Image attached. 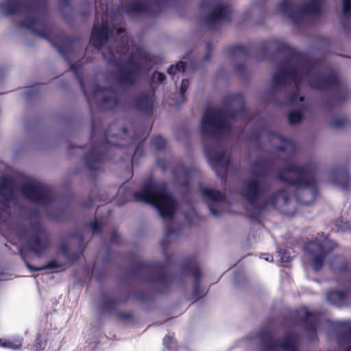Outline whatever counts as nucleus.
Here are the masks:
<instances>
[{
    "mask_svg": "<svg viewBox=\"0 0 351 351\" xmlns=\"http://www.w3.org/2000/svg\"><path fill=\"white\" fill-rule=\"evenodd\" d=\"M335 247V243L327 236L318 234L313 240L307 242L304 250L308 256L311 267L315 271H319L326 255Z\"/></svg>",
    "mask_w": 351,
    "mask_h": 351,
    "instance_id": "9",
    "label": "nucleus"
},
{
    "mask_svg": "<svg viewBox=\"0 0 351 351\" xmlns=\"http://www.w3.org/2000/svg\"><path fill=\"white\" fill-rule=\"evenodd\" d=\"M277 252L278 254V256L280 257L281 261L285 262V263L290 261L291 256H290L289 253H288L287 252H282L280 248H278Z\"/></svg>",
    "mask_w": 351,
    "mask_h": 351,
    "instance_id": "37",
    "label": "nucleus"
},
{
    "mask_svg": "<svg viewBox=\"0 0 351 351\" xmlns=\"http://www.w3.org/2000/svg\"><path fill=\"white\" fill-rule=\"evenodd\" d=\"M185 67H168L167 73L169 75H174L178 73H184Z\"/></svg>",
    "mask_w": 351,
    "mask_h": 351,
    "instance_id": "39",
    "label": "nucleus"
},
{
    "mask_svg": "<svg viewBox=\"0 0 351 351\" xmlns=\"http://www.w3.org/2000/svg\"><path fill=\"white\" fill-rule=\"evenodd\" d=\"M82 68L70 67V71L76 76L89 105L95 104L102 109L114 108L119 102L117 93L111 88H101L95 81L89 84L82 76Z\"/></svg>",
    "mask_w": 351,
    "mask_h": 351,
    "instance_id": "7",
    "label": "nucleus"
},
{
    "mask_svg": "<svg viewBox=\"0 0 351 351\" xmlns=\"http://www.w3.org/2000/svg\"><path fill=\"white\" fill-rule=\"evenodd\" d=\"M261 351H298L300 335L296 332H287L282 340L275 339L270 332L263 330L258 333Z\"/></svg>",
    "mask_w": 351,
    "mask_h": 351,
    "instance_id": "8",
    "label": "nucleus"
},
{
    "mask_svg": "<svg viewBox=\"0 0 351 351\" xmlns=\"http://www.w3.org/2000/svg\"><path fill=\"white\" fill-rule=\"evenodd\" d=\"M118 302L117 300L104 295L101 300V308L104 311L111 312L115 309Z\"/></svg>",
    "mask_w": 351,
    "mask_h": 351,
    "instance_id": "24",
    "label": "nucleus"
},
{
    "mask_svg": "<svg viewBox=\"0 0 351 351\" xmlns=\"http://www.w3.org/2000/svg\"><path fill=\"white\" fill-rule=\"evenodd\" d=\"M3 79H4V75H3V73H2V71L0 70V84H1V82H3Z\"/></svg>",
    "mask_w": 351,
    "mask_h": 351,
    "instance_id": "50",
    "label": "nucleus"
},
{
    "mask_svg": "<svg viewBox=\"0 0 351 351\" xmlns=\"http://www.w3.org/2000/svg\"><path fill=\"white\" fill-rule=\"evenodd\" d=\"M0 346L4 348L16 350L22 346V341L21 339H19L14 341H7L1 343V340L0 339Z\"/></svg>",
    "mask_w": 351,
    "mask_h": 351,
    "instance_id": "32",
    "label": "nucleus"
},
{
    "mask_svg": "<svg viewBox=\"0 0 351 351\" xmlns=\"http://www.w3.org/2000/svg\"><path fill=\"white\" fill-rule=\"evenodd\" d=\"M135 10L138 12L142 10V8L136 7V8H135Z\"/></svg>",
    "mask_w": 351,
    "mask_h": 351,
    "instance_id": "52",
    "label": "nucleus"
},
{
    "mask_svg": "<svg viewBox=\"0 0 351 351\" xmlns=\"http://www.w3.org/2000/svg\"><path fill=\"white\" fill-rule=\"evenodd\" d=\"M165 79V75L163 73L154 71L152 75V82L156 83H162Z\"/></svg>",
    "mask_w": 351,
    "mask_h": 351,
    "instance_id": "34",
    "label": "nucleus"
},
{
    "mask_svg": "<svg viewBox=\"0 0 351 351\" xmlns=\"http://www.w3.org/2000/svg\"><path fill=\"white\" fill-rule=\"evenodd\" d=\"M119 239V234L116 231H113L111 234L110 239L112 243H117Z\"/></svg>",
    "mask_w": 351,
    "mask_h": 351,
    "instance_id": "41",
    "label": "nucleus"
},
{
    "mask_svg": "<svg viewBox=\"0 0 351 351\" xmlns=\"http://www.w3.org/2000/svg\"><path fill=\"white\" fill-rule=\"evenodd\" d=\"M201 197L208 204L210 213L217 217L222 210V206L229 204L227 197L220 191L199 184Z\"/></svg>",
    "mask_w": 351,
    "mask_h": 351,
    "instance_id": "11",
    "label": "nucleus"
},
{
    "mask_svg": "<svg viewBox=\"0 0 351 351\" xmlns=\"http://www.w3.org/2000/svg\"><path fill=\"white\" fill-rule=\"evenodd\" d=\"M152 145L158 150L163 149L166 146V141L160 136H156L152 138Z\"/></svg>",
    "mask_w": 351,
    "mask_h": 351,
    "instance_id": "30",
    "label": "nucleus"
},
{
    "mask_svg": "<svg viewBox=\"0 0 351 351\" xmlns=\"http://www.w3.org/2000/svg\"><path fill=\"white\" fill-rule=\"evenodd\" d=\"M199 170L194 166L186 167L180 164L173 170V177L178 184L185 188L186 191L189 190L191 182L195 178L199 176Z\"/></svg>",
    "mask_w": 351,
    "mask_h": 351,
    "instance_id": "13",
    "label": "nucleus"
},
{
    "mask_svg": "<svg viewBox=\"0 0 351 351\" xmlns=\"http://www.w3.org/2000/svg\"><path fill=\"white\" fill-rule=\"evenodd\" d=\"M296 318L305 328L310 341H314L317 337V327L319 322L318 316L311 313L307 308L301 307L296 311Z\"/></svg>",
    "mask_w": 351,
    "mask_h": 351,
    "instance_id": "12",
    "label": "nucleus"
},
{
    "mask_svg": "<svg viewBox=\"0 0 351 351\" xmlns=\"http://www.w3.org/2000/svg\"><path fill=\"white\" fill-rule=\"evenodd\" d=\"M288 119L291 124L300 122L302 119V112L301 110L292 111L288 115Z\"/></svg>",
    "mask_w": 351,
    "mask_h": 351,
    "instance_id": "31",
    "label": "nucleus"
},
{
    "mask_svg": "<svg viewBox=\"0 0 351 351\" xmlns=\"http://www.w3.org/2000/svg\"><path fill=\"white\" fill-rule=\"evenodd\" d=\"M104 56L111 61L116 62L115 66H123V62L128 58V50L123 52V49L117 50L116 53H112L110 50L103 52Z\"/></svg>",
    "mask_w": 351,
    "mask_h": 351,
    "instance_id": "22",
    "label": "nucleus"
},
{
    "mask_svg": "<svg viewBox=\"0 0 351 351\" xmlns=\"http://www.w3.org/2000/svg\"><path fill=\"white\" fill-rule=\"evenodd\" d=\"M201 7L202 9H206L207 7H210V2L207 3V2H203L201 5Z\"/></svg>",
    "mask_w": 351,
    "mask_h": 351,
    "instance_id": "49",
    "label": "nucleus"
},
{
    "mask_svg": "<svg viewBox=\"0 0 351 351\" xmlns=\"http://www.w3.org/2000/svg\"><path fill=\"white\" fill-rule=\"evenodd\" d=\"M105 226V221L102 219L96 218L94 221L88 223L89 229L93 232V234H98L101 232V229Z\"/></svg>",
    "mask_w": 351,
    "mask_h": 351,
    "instance_id": "26",
    "label": "nucleus"
},
{
    "mask_svg": "<svg viewBox=\"0 0 351 351\" xmlns=\"http://www.w3.org/2000/svg\"><path fill=\"white\" fill-rule=\"evenodd\" d=\"M117 34H118V37L121 39L122 42H123L124 35H122V34L124 33V30L121 29V28H118L117 29Z\"/></svg>",
    "mask_w": 351,
    "mask_h": 351,
    "instance_id": "44",
    "label": "nucleus"
},
{
    "mask_svg": "<svg viewBox=\"0 0 351 351\" xmlns=\"http://www.w3.org/2000/svg\"><path fill=\"white\" fill-rule=\"evenodd\" d=\"M351 280L346 285V289L343 291H330L326 294V300L330 304L336 306H343L350 304Z\"/></svg>",
    "mask_w": 351,
    "mask_h": 351,
    "instance_id": "17",
    "label": "nucleus"
},
{
    "mask_svg": "<svg viewBox=\"0 0 351 351\" xmlns=\"http://www.w3.org/2000/svg\"><path fill=\"white\" fill-rule=\"evenodd\" d=\"M60 251L64 256H68L69 249L65 244L60 245Z\"/></svg>",
    "mask_w": 351,
    "mask_h": 351,
    "instance_id": "42",
    "label": "nucleus"
},
{
    "mask_svg": "<svg viewBox=\"0 0 351 351\" xmlns=\"http://www.w3.org/2000/svg\"><path fill=\"white\" fill-rule=\"evenodd\" d=\"M134 197L137 202L152 205L165 223V233L161 241L165 263L161 264L138 259L132 270V276L146 282L160 292H164L173 285L184 283L192 290L191 299L197 300L203 297L206 291L200 285L202 274L195 257L184 258L178 274L173 276L167 274V268L173 265V258L169 255L167 248L169 243L179 235L180 230L175 228L173 221L179 204L167 191L166 184L147 180L141 191L134 193Z\"/></svg>",
    "mask_w": 351,
    "mask_h": 351,
    "instance_id": "3",
    "label": "nucleus"
},
{
    "mask_svg": "<svg viewBox=\"0 0 351 351\" xmlns=\"http://www.w3.org/2000/svg\"><path fill=\"white\" fill-rule=\"evenodd\" d=\"M96 18L97 21H98V12H97ZM111 33V31L108 29L106 19H104V17H102L101 24L97 21V24H95L93 27L90 41L95 47L101 48L104 43L108 40V36Z\"/></svg>",
    "mask_w": 351,
    "mask_h": 351,
    "instance_id": "16",
    "label": "nucleus"
},
{
    "mask_svg": "<svg viewBox=\"0 0 351 351\" xmlns=\"http://www.w3.org/2000/svg\"><path fill=\"white\" fill-rule=\"evenodd\" d=\"M154 93H143L134 100V106L144 114H149L152 112L154 106Z\"/></svg>",
    "mask_w": 351,
    "mask_h": 351,
    "instance_id": "18",
    "label": "nucleus"
},
{
    "mask_svg": "<svg viewBox=\"0 0 351 351\" xmlns=\"http://www.w3.org/2000/svg\"><path fill=\"white\" fill-rule=\"evenodd\" d=\"M40 86H32L21 89V93L24 95L26 99H32L34 97L38 90Z\"/></svg>",
    "mask_w": 351,
    "mask_h": 351,
    "instance_id": "29",
    "label": "nucleus"
},
{
    "mask_svg": "<svg viewBox=\"0 0 351 351\" xmlns=\"http://www.w3.org/2000/svg\"><path fill=\"white\" fill-rule=\"evenodd\" d=\"M281 8H282V12L288 15L289 14L290 12H292L293 10V5L289 3V1H284L282 3H281Z\"/></svg>",
    "mask_w": 351,
    "mask_h": 351,
    "instance_id": "35",
    "label": "nucleus"
},
{
    "mask_svg": "<svg viewBox=\"0 0 351 351\" xmlns=\"http://www.w3.org/2000/svg\"><path fill=\"white\" fill-rule=\"evenodd\" d=\"M23 28H27L43 38H47L46 27L41 21L39 13L36 10H28L27 16L21 24Z\"/></svg>",
    "mask_w": 351,
    "mask_h": 351,
    "instance_id": "14",
    "label": "nucleus"
},
{
    "mask_svg": "<svg viewBox=\"0 0 351 351\" xmlns=\"http://www.w3.org/2000/svg\"><path fill=\"white\" fill-rule=\"evenodd\" d=\"M5 280L3 275L2 274H0V280Z\"/></svg>",
    "mask_w": 351,
    "mask_h": 351,
    "instance_id": "51",
    "label": "nucleus"
},
{
    "mask_svg": "<svg viewBox=\"0 0 351 351\" xmlns=\"http://www.w3.org/2000/svg\"><path fill=\"white\" fill-rule=\"evenodd\" d=\"M112 73L107 77V81L114 83L120 88H124L143 80L145 77L147 67H112Z\"/></svg>",
    "mask_w": 351,
    "mask_h": 351,
    "instance_id": "10",
    "label": "nucleus"
},
{
    "mask_svg": "<svg viewBox=\"0 0 351 351\" xmlns=\"http://www.w3.org/2000/svg\"><path fill=\"white\" fill-rule=\"evenodd\" d=\"M189 86V81L188 80L184 79L182 81L181 86L180 88V95L179 97L176 99L177 105H182L184 103L186 100L185 92Z\"/></svg>",
    "mask_w": 351,
    "mask_h": 351,
    "instance_id": "27",
    "label": "nucleus"
},
{
    "mask_svg": "<svg viewBox=\"0 0 351 351\" xmlns=\"http://www.w3.org/2000/svg\"><path fill=\"white\" fill-rule=\"evenodd\" d=\"M321 3L319 0H311L303 8V12L310 14H315L320 9Z\"/></svg>",
    "mask_w": 351,
    "mask_h": 351,
    "instance_id": "28",
    "label": "nucleus"
},
{
    "mask_svg": "<svg viewBox=\"0 0 351 351\" xmlns=\"http://www.w3.org/2000/svg\"><path fill=\"white\" fill-rule=\"evenodd\" d=\"M336 339L344 351H351V321H341L335 324Z\"/></svg>",
    "mask_w": 351,
    "mask_h": 351,
    "instance_id": "15",
    "label": "nucleus"
},
{
    "mask_svg": "<svg viewBox=\"0 0 351 351\" xmlns=\"http://www.w3.org/2000/svg\"><path fill=\"white\" fill-rule=\"evenodd\" d=\"M95 136H96V132H95L94 127L93 126L92 134H91V141L93 142L95 141Z\"/></svg>",
    "mask_w": 351,
    "mask_h": 351,
    "instance_id": "48",
    "label": "nucleus"
},
{
    "mask_svg": "<svg viewBox=\"0 0 351 351\" xmlns=\"http://www.w3.org/2000/svg\"><path fill=\"white\" fill-rule=\"evenodd\" d=\"M249 117L244 98L241 94L227 95L222 107L208 108L203 114L199 130L205 154L217 175L222 178L226 177L230 164L226 141L243 138L245 130L250 126L253 119L247 121L245 130L234 128L230 122L239 119L243 123Z\"/></svg>",
    "mask_w": 351,
    "mask_h": 351,
    "instance_id": "4",
    "label": "nucleus"
},
{
    "mask_svg": "<svg viewBox=\"0 0 351 351\" xmlns=\"http://www.w3.org/2000/svg\"><path fill=\"white\" fill-rule=\"evenodd\" d=\"M24 6L19 0H7L0 5V13L8 15L23 9Z\"/></svg>",
    "mask_w": 351,
    "mask_h": 351,
    "instance_id": "21",
    "label": "nucleus"
},
{
    "mask_svg": "<svg viewBox=\"0 0 351 351\" xmlns=\"http://www.w3.org/2000/svg\"><path fill=\"white\" fill-rule=\"evenodd\" d=\"M230 8L223 4H220L213 8L207 17V21L210 24L217 23L219 20L226 19L230 14Z\"/></svg>",
    "mask_w": 351,
    "mask_h": 351,
    "instance_id": "20",
    "label": "nucleus"
},
{
    "mask_svg": "<svg viewBox=\"0 0 351 351\" xmlns=\"http://www.w3.org/2000/svg\"><path fill=\"white\" fill-rule=\"evenodd\" d=\"M274 75L271 93L275 102L279 94L287 104H301L304 106V97L299 90L304 86L330 93L332 103L338 104L351 97V88L333 71L321 72L317 67H278Z\"/></svg>",
    "mask_w": 351,
    "mask_h": 351,
    "instance_id": "5",
    "label": "nucleus"
},
{
    "mask_svg": "<svg viewBox=\"0 0 351 351\" xmlns=\"http://www.w3.org/2000/svg\"><path fill=\"white\" fill-rule=\"evenodd\" d=\"M335 226L337 231L344 232L348 230L349 224L347 221L344 220L343 218H338L335 221Z\"/></svg>",
    "mask_w": 351,
    "mask_h": 351,
    "instance_id": "33",
    "label": "nucleus"
},
{
    "mask_svg": "<svg viewBox=\"0 0 351 351\" xmlns=\"http://www.w3.org/2000/svg\"><path fill=\"white\" fill-rule=\"evenodd\" d=\"M173 344V339L171 336L167 335L163 339L164 351H167L171 349V346Z\"/></svg>",
    "mask_w": 351,
    "mask_h": 351,
    "instance_id": "36",
    "label": "nucleus"
},
{
    "mask_svg": "<svg viewBox=\"0 0 351 351\" xmlns=\"http://www.w3.org/2000/svg\"><path fill=\"white\" fill-rule=\"evenodd\" d=\"M330 268L335 272L344 273L348 269V263L341 256H337L330 263Z\"/></svg>",
    "mask_w": 351,
    "mask_h": 351,
    "instance_id": "23",
    "label": "nucleus"
},
{
    "mask_svg": "<svg viewBox=\"0 0 351 351\" xmlns=\"http://www.w3.org/2000/svg\"><path fill=\"white\" fill-rule=\"evenodd\" d=\"M119 122L111 124L105 132L104 138L94 145L84 156V162L90 172L100 170L106 158H112L108 154L114 152V147L125 146L130 141V150L133 152L131 158L132 165L137 162L138 159L143 155V141L149 132V129L141 126L138 130L136 125L130 124L128 128L121 127Z\"/></svg>",
    "mask_w": 351,
    "mask_h": 351,
    "instance_id": "6",
    "label": "nucleus"
},
{
    "mask_svg": "<svg viewBox=\"0 0 351 351\" xmlns=\"http://www.w3.org/2000/svg\"><path fill=\"white\" fill-rule=\"evenodd\" d=\"M261 258H263L267 261H273V256L270 254H263Z\"/></svg>",
    "mask_w": 351,
    "mask_h": 351,
    "instance_id": "45",
    "label": "nucleus"
},
{
    "mask_svg": "<svg viewBox=\"0 0 351 351\" xmlns=\"http://www.w3.org/2000/svg\"><path fill=\"white\" fill-rule=\"evenodd\" d=\"M259 149L272 147L268 158H258L252 165V177L242 184L241 195L246 202L248 215L256 219L267 206L276 208L287 205L295 188L296 201L304 205L313 203L318 187L315 168L293 161L296 145L264 126L247 136Z\"/></svg>",
    "mask_w": 351,
    "mask_h": 351,
    "instance_id": "1",
    "label": "nucleus"
},
{
    "mask_svg": "<svg viewBox=\"0 0 351 351\" xmlns=\"http://www.w3.org/2000/svg\"><path fill=\"white\" fill-rule=\"evenodd\" d=\"M137 58L136 57V56H131L130 54V52L128 51V58L127 59H129L130 60V62L131 64H134V60L136 59ZM131 66H133L134 65L133 64H131L130 65Z\"/></svg>",
    "mask_w": 351,
    "mask_h": 351,
    "instance_id": "46",
    "label": "nucleus"
},
{
    "mask_svg": "<svg viewBox=\"0 0 351 351\" xmlns=\"http://www.w3.org/2000/svg\"><path fill=\"white\" fill-rule=\"evenodd\" d=\"M157 165L162 170H165L168 167V162L165 158H158L157 160Z\"/></svg>",
    "mask_w": 351,
    "mask_h": 351,
    "instance_id": "40",
    "label": "nucleus"
},
{
    "mask_svg": "<svg viewBox=\"0 0 351 351\" xmlns=\"http://www.w3.org/2000/svg\"><path fill=\"white\" fill-rule=\"evenodd\" d=\"M73 237H77L78 241L80 243H82V241H83V237H82V235L80 232H77L76 234L73 235Z\"/></svg>",
    "mask_w": 351,
    "mask_h": 351,
    "instance_id": "47",
    "label": "nucleus"
},
{
    "mask_svg": "<svg viewBox=\"0 0 351 351\" xmlns=\"http://www.w3.org/2000/svg\"><path fill=\"white\" fill-rule=\"evenodd\" d=\"M342 8L345 14H349L351 12V0H342Z\"/></svg>",
    "mask_w": 351,
    "mask_h": 351,
    "instance_id": "38",
    "label": "nucleus"
},
{
    "mask_svg": "<svg viewBox=\"0 0 351 351\" xmlns=\"http://www.w3.org/2000/svg\"><path fill=\"white\" fill-rule=\"evenodd\" d=\"M43 214L57 220L62 216L51 187L38 181H30L23 184L19 191L12 178H0V232L18 246L20 256L31 271L63 270L66 265L56 259L40 267L30 265L19 246V243H25L29 250L37 255L49 247V234L40 221Z\"/></svg>",
    "mask_w": 351,
    "mask_h": 351,
    "instance_id": "2",
    "label": "nucleus"
},
{
    "mask_svg": "<svg viewBox=\"0 0 351 351\" xmlns=\"http://www.w3.org/2000/svg\"><path fill=\"white\" fill-rule=\"evenodd\" d=\"M45 343L42 341H39L36 345V348L34 349L35 351H38L43 350L45 348Z\"/></svg>",
    "mask_w": 351,
    "mask_h": 351,
    "instance_id": "43",
    "label": "nucleus"
},
{
    "mask_svg": "<svg viewBox=\"0 0 351 351\" xmlns=\"http://www.w3.org/2000/svg\"><path fill=\"white\" fill-rule=\"evenodd\" d=\"M176 66H184V65H183V63L182 62H180L178 63Z\"/></svg>",
    "mask_w": 351,
    "mask_h": 351,
    "instance_id": "53",
    "label": "nucleus"
},
{
    "mask_svg": "<svg viewBox=\"0 0 351 351\" xmlns=\"http://www.w3.org/2000/svg\"><path fill=\"white\" fill-rule=\"evenodd\" d=\"M330 182L335 187L346 191L350 186V176L346 170H334L331 173Z\"/></svg>",
    "mask_w": 351,
    "mask_h": 351,
    "instance_id": "19",
    "label": "nucleus"
},
{
    "mask_svg": "<svg viewBox=\"0 0 351 351\" xmlns=\"http://www.w3.org/2000/svg\"><path fill=\"white\" fill-rule=\"evenodd\" d=\"M350 120L348 116L341 115L332 117L329 123L330 125L334 128H342L345 127Z\"/></svg>",
    "mask_w": 351,
    "mask_h": 351,
    "instance_id": "25",
    "label": "nucleus"
}]
</instances>
